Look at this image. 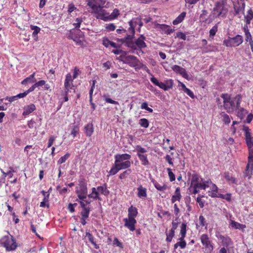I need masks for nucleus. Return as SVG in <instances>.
<instances>
[{
    "instance_id": "f257e3e1",
    "label": "nucleus",
    "mask_w": 253,
    "mask_h": 253,
    "mask_svg": "<svg viewBox=\"0 0 253 253\" xmlns=\"http://www.w3.org/2000/svg\"><path fill=\"white\" fill-rule=\"evenodd\" d=\"M211 180L209 179L204 181L203 179L198 174L194 173L192 175L190 185L189 188V192L193 194L199 192L200 190H205L209 187V183Z\"/></svg>"
},
{
    "instance_id": "f03ea898",
    "label": "nucleus",
    "mask_w": 253,
    "mask_h": 253,
    "mask_svg": "<svg viewBox=\"0 0 253 253\" xmlns=\"http://www.w3.org/2000/svg\"><path fill=\"white\" fill-rule=\"evenodd\" d=\"M223 107L227 113H232L237 110L240 104L241 97L238 95L235 97H231L228 94H222Z\"/></svg>"
},
{
    "instance_id": "7ed1b4c3",
    "label": "nucleus",
    "mask_w": 253,
    "mask_h": 253,
    "mask_svg": "<svg viewBox=\"0 0 253 253\" xmlns=\"http://www.w3.org/2000/svg\"><path fill=\"white\" fill-rule=\"evenodd\" d=\"M142 68L143 70H145L147 73L151 76L150 81L155 85L158 86L160 88L164 90H168L172 88L173 85V81L172 79H167L164 82H160L156 78L154 77L149 69L145 65H144L141 63L140 66L138 67V68Z\"/></svg>"
},
{
    "instance_id": "20e7f679",
    "label": "nucleus",
    "mask_w": 253,
    "mask_h": 253,
    "mask_svg": "<svg viewBox=\"0 0 253 253\" xmlns=\"http://www.w3.org/2000/svg\"><path fill=\"white\" fill-rule=\"evenodd\" d=\"M106 0H86L87 5L91 8V12L97 14V16H106L107 14L103 9V5Z\"/></svg>"
},
{
    "instance_id": "39448f33",
    "label": "nucleus",
    "mask_w": 253,
    "mask_h": 253,
    "mask_svg": "<svg viewBox=\"0 0 253 253\" xmlns=\"http://www.w3.org/2000/svg\"><path fill=\"white\" fill-rule=\"evenodd\" d=\"M114 158L115 163L122 169H128L131 166V162L129 161L131 156L129 154H117Z\"/></svg>"
},
{
    "instance_id": "423d86ee",
    "label": "nucleus",
    "mask_w": 253,
    "mask_h": 253,
    "mask_svg": "<svg viewBox=\"0 0 253 253\" xmlns=\"http://www.w3.org/2000/svg\"><path fill=\"white\" fill-rule=\"evenodd\" d=\"M110 194V191L108 189L107 185L106 183L101 186H97L96 188L93 187L91 189V193L88 195L89 198L93 200H100L99 194L108 196Z\"/></svg>"
},
{
    "instance_id": "0eeeda50",
    "label": "nucleus",
    "mask_w": 253,
    "mask_h": 253,
    "mask_svg": "<svg viewBox=\"0 0 253 253\" xmlns=\"http://www.w3.org/2000/svg\"><path fill=\"white\" fill-rule=\"evenodd\" d=\"M0 244L8 251H14L17 247L15 239L9 234L1 238Z\"/></svg>"
},
{
    "instance_id": "6e6552de",
    "label": "nucleus",
    "mask_w": 253,
    "mask_h": 253,
    "mask_svg": "<svg viewBox=\"0 0 253 253\" xmlns=\"http://www.w3.org/2000/svg\"><path fill=\"white\" fill-rule=\"evenodd\" d=\"M135 151L141 164L144 166L149 165L150 163L148 159V155L146 154V149L141 146L137 145L135 146Z\"/></svg>"
},
{
    "instance_id": "1a4fd4ad",
    "label": "nucleus",
    "mask_w": 253,
    "mask_h": 253,
    "mask_svg": "<svg viewBox=\"0 0 253 253\" xmlns=\"http://www.w3.org/2000/svg\"><path fill=\"white\" fill-rule=\"evenodd\" d=\"M120 58L124 63L127 64L132 67L138 68L141 65V63L139 60L133 55L125 56V55H121Z\"/></svg>"
},
{
    "instance_id": "9d476101",
    "label": "nucleus",
    "mask_w": 253,
    "mask_h": 253,
    "mask_svg": "<svg viewBox=\"0 0 253 253\" xmlns=\"http://www.w3.org/2000/svg\"><path fill=\"white\" fill-rule=\"evenodd\" d=\"M200 240L205 251L208 253H211L213 250L214 245L208 235L207 234H202L200 236Z\"/></svg>"
},
{
    "instance_id": "9b49d317",
    "label": "nucleus",
    "mask_w": 253,
    "mask_h": 253,
    "mask_svg": "<svg viewBox=\"0 0 253 253\" xmlns=\"http://www.w3.org/2000/svg\"><path fill=\"white\" fill-rule=\"evenodd\" d=\"M243 42L242 36L237 35L235 37H228L223 41V44L227 47H235L240 45Z\"/></svg>"
},
{
    "instance_id": "f8f14e48",
    "label": "nucleus",
    "mask_w": 253,
    "mask_h": 253,
    "mask_svg": "<svg viewBox=\"0 0 253 253\" xmlns=\"http://www.w3.org/2000/svg\"><path fill=\"white\" fill-rule=\"evenodd\" d=\"M87 192V189L86 182L83 180H80L79 184L76 187V193L79 198L81 200L85 199Z\"/></svg>"
},
{
    "instance_id": "ddd939ff",
    "label": "nucleus",
    "mask_w": 253,
    "mask_h": 253,
    "mask_svg": "<svg viewBox=\"0 0 253 253\" xmlns=\"http://www.w3.org/2000/svg\"><path fill=\"white\" fill-rule=\"evenodd\" d=\"M242 129L245 132L246 143L250 153L253 152V137L251 135V129L248 126L244 125Z\"/></svg>"
},
{
    "instance_id": "4468645a",
    "label": "nucleus",
    "mask_w": 253,
    "mask_h": 253,
    "mask_svg": "<svg viewBox=\"0 0 253 253\" xmlns=\"http://www.w3.org/2000/svg\"><path fill=\"white\" fill-rule=\"evenodd\" d=\"M228 6L221 2H217L213 8V14L217 16H225L228 11Z\"/></svg>"
},
{
    "instance_id": "2eb2a0df",
    "label": "nucleus",
    "mask_w": 253,
    "mask_h": 253,
    "mask_svg": "<svg viewBox=\"0 0 253 253\" xmlns=\"http://www.w3.org/2000/svg\"><path fill=\"white\" fill-rule=\"evenodd\" d=\"M215 237L221 241L223 247H228L233 245V242L231 239L227 235H222L219 232H216Z\"/></svg>"
},
{
    "instance_id": "dca6fc26",
    "label": "nucleus",
    "mask_w": 253,
    "mask_h": 253,
    "mask_svg": "<svg viewBox=\"0 0 253 253\" xmlns=\"http://www.w3.org/2000/svg\"><path fill=\"white\" fill-rule=\"evenodd\" d=\"M73 80L71 74L68 73L67 74L64 82V90L66 93L71 92V90L74 89L73 85Z\"/></svg>"
},
{
    "instance_id": "f3484780",
    "label": "nucleus",
    "mask_w": 253,
    "mask_h": 253,
    "mask_svg": "<svg viewBox=\"0 0 253 253\" xmlns=\"http://www.w3.org/2000/svg\"><path fill=\"white\" fill-rule=\"evenodd\" d=\"M123 221L125 222L124 226L130 231H134L135 230V224L137 223L135 218L126 217L124 218Z\"/></svg>"
},
{
    "instance_id": "a211bd4d",
    "label": "nucleus",
    "mask_w": 253,
    "mask_h": 253,
    "mask_svg": "<svg viewBox=\"0 0 253 253\" xmlns=\"http://www.w3.org/2000/svg\"><path fill=\"white\" fill-rule=\"evenodd\" d=\"M75 32V31L74 30H71L68 38L73 40L77 45L81 46H84V38L81 37H78L76 36L74 33Z\"/></svg>"
},
{
    "instance_id": "6ab92c4d",
    "label": "nucleus",
    "mask_w": 253,
    "mask_h": 253,
    "mask_svg": "<svg viewBox=\"0 0 253 253\" xmlns=\"http://www.w3.org/2000/svg\"><path fill=\"white\" fill-rule=\"evenodd\" d=\"M171 69L174 72L179 74L184 78L187 80L189 79V76L184 68H183L179 66L175 65L171 67Z\"/></svg>"
},
{
    "instance_id": "aec40b11",
    "label": "nucleus",
    "mask_w": 253,
    "mask_h": 253,
    "mask_svg": "<svg viewBox=\"0 0 253 253\" xmlns=\"http://www.w3.org/2000/svg\"><path fill=\"white\" fill-rule=\"evenodd\" d=\"M36 110V107L33 103H30L23 107L22 115L27 116L31 114Z\"/></svg>"
},
{
    "instance_id": "412c9836",
    "label": "nucleus",
    "mask_w": 253,
    "mask_h": 253,
    "mask_svg": "<svg viewBox=\"0 0 253 253\" xmlns=\"http://www.w3.org/2000/svg\"><path fill=\"white\" fill-rule=\"evenodd\" d=\"M158 28L161 31L162 34L170 35L174 31V29H171L169 26L165 24H158Z\"/></svg>"
},
{
    "instance_id": "4be33fe9",
    "label": "nucleus",
    "mask_w": 253,
    "mask_h": 253,
    "mask_svg": "<svg viewBox=\"0 0 253 253\" xmlns=\"http://www.w3.org/2000/svg\"><path fill=\"white\" fill-rule=\"evenodd\" d=\"M246 170L248 173H252L253 171V152L249 153L248 157V162L246 167Z\"/></svg>"
},
{
    "instance_id": "5701e85b",
    "label": "nucleus",
    "mask_w": 253,
    "mask_h": 253,
    "mask_svg": "<svg viewBox=\"0 0 253 253\" xmlns=\"http://www.w3.org/2000/svg\"><path fill=\"white\" fill-rule=\"evenodd\" d=\"M229 225L232 228L235 229H244L246 228V225L241 224L232 219L229 220Z\"/></svg>"
},
{
    "instance_id": "b1692460",
    "label": "nucleus",
    "mask_w": 253,
    "mask_h": 253,
    "mask_svg": "<svg viewBox=\"0 0 253 253\" xmlns=\"http://www.w3.org/2000/svg\"><path fill=\"white\" fill-rule=\"evenodd\" d=\"M137 214H138L137 209L135 207H134L132 206H131L128 209L127 217L131 218H135V217L137 215Z\"/></svg>"
},
{
    "instance_id": "393cba45",
    "label": "nucleus",
    "mask_w": 253,
    "mask_h": 253,
    "mask_svg": "<svg viewBox=\"0 0 253 253\" xmlns=\"http://www.w3.org/2000/svg\"><path fill=\"white\" fill-rule=\"evenodd\" d=\"M245 3H242L241 4L238 2L236 4H234V11L235 14H244Z\"/></svg>"
},
{
    "instance_id": "a878e982",
    "label": "nucleus",
    "mask_w": 253,
    "mask_h": 253,
    "mask_svg": "<svg viewBox=\"0 0 253 253\" xmlns=\"http://www.w3.org/2000/svg\"><path fill=\"white\" fill-rule=\"evenodd\" d=\"M84 132L87 136L90 137L94 131L93 125L91 123L87 124L84 127Z\"/></svg>"
},
{
    "instance_id": "bb28decb",
    "label": "nucleus",
    "mask_w": 253,
    "mask_h": 253,
    "mask_svg": "<svg viewBox=\"0 0 253 253\" xmlns=\"http://www.w3.org/2000/svg\"><path fill=\"white\" fill-rule=\"evenodd\" d=\"M137 196L141 199L145 198L147 197V190L145 188L140 185L137 188Z\"/></svg>"
},
{
    "instance_id": "cd10ccee",
    "label": "nucleus",
    "mask_w": 253,
    "mask_h": 253,
    "mask_svg": "<svg viewBox=\"0 0 253 253\" xmlns=\"http://www.w3.org/2000/svg\"><path fill=\"white\" fill-rule=\"evenodd\" d=\"M181 198L180 194V189L179 187H177L175 189L174 194L171 197V202L174 203L176 201H179Z\"/></svg>"
},
{
    "instance_id": "c85d7f7f",
    "label": "nucleus",
    "mask_w": 253,
    "mask_h": 253,
    "mask_svg": "<svg viewBox=\"0 0 253 253\" xmlns=\"http://www.w3.org/2000/svg\"><path fill=\"white\" fill-rule=\"evenodd\" d=\"M30 28L33 31L32 33V37L35 41H37L38 40V34L41 31V28L37 26L31 25Z\"/></svg>"
},
{
    "instance_id": "c756f323",
    "label": "nucleus",
    "mask_w": 253,
    "mask_h": 253,
    "mask_svg": "<svg viewBox=\"0 0 253 253\" xmlns=\"http://www.w3.org/2000/svg\"><path fill=\"white\" fill-rule=\"evenodd\" d=\"M186 223L185 222L182 223L180 226V237L179 239V240H182L184 239L186 234Z\"/></svg>"
},
{
    "instance_id": "7c9ffc66",
    "label": "nucleus",
    "mask_w": 253,
    "mask_h": 253,
    "mask_svg": "<svg viewBox=\"0 0 253 253\" xmlns=\"http://www.w3.org/2000/svg\"><path fill=\"white\" fill-rule=\"evenodd\" d=\"M145 37L141 35L136 41H135V44L138 48H143L145 47L146 45L145 42H144Z\"/></svg>"
},
{
    "instance_id": "2f4dec72",
    "label": "nucleus",
    "mask_w": 253,
    "mask_h": 253,
    "mask_svg": "<svg viewBox=\"0 0 253 253\" xmlns=\"http://www.w3.org/2000/svg\"><path fill=\"white\" fill-rule=\"evenodd\" d=\"M219 118L221 119L225 125H228L231 122L229 116L224 112H222L219 114Z\"/></svg>"
},
{
    "instance_id": "473e14b6",
    "label": "nucleus",
    "mask_w": 253,
    "mask_h": 253,
    "mask_svg": "<svg viewBox=\"0 0 253 253\" xmlns=\"http://www.w3.org/2000/svg\"><path fill=\"white\" fill-rule=\"evenodd\" d=\"M224 177L229 184H236L237 180L236 178L230 174L228 172H225L223 175Z\"/></svg>"
},
{
    "instance_id": "72a5a7b5",
    "label": "nucleus",
    "mask_w": 253,
    "mask_h": 253,
    "mask_svg": "<svg viewBox=\"0 0 253 253\" xmlns=\"http://www.w3.org/2000/svg\"><path fill=\"white\" fill-rule=\"evenodd\" d=\"M137 22H140V19L136 18L135 19H133L129 22L130 27L128 29L130 31V32L132 34L134 33V28L136 26V24Z\"/></svg>"
},
{
    "instance_id": "f704fd0d",
    "label": "nucleus",
    "mask_w": 253,
    "mask_h": 253,
    "mask_svg": "<svg viewBox=\"0 0 253 253\" xmlns=\"http://www.w3.org/2000/svg\"><path fill=\"white\" fill-rule=\"evenodd\" d=\"M85 237L87 238L89 241L94 246V248L96 249H99V246L96 244L94 241V238L92 235L88 232L85 233Z\"/></svg>"
},
{
    "instance_id": "c9c22d12",
    "label": "nucleus",
    "mask_w": 253,
    "mask_h": 253,
    "mask_svg": "<svg viewBox=\"0 0 253 253\" xmlns=\"http://www.w3.org/2000/svg\"><path fill=\"white\" fill-rule=\"evenodd\" d=\"M152 182L155 186V187L159 191H164L167 188V186L166 185H165V184H164L163 185H161L159 183H158L155 180H153L152 181Z\"/></svg>"
},
{
    "instance_id": "e433bc0d",
    "label": "nucleus",
    "mask_w": 253,
    "mask_h": 253,
    "mask_svg": "<svg viewBox=\"0 0 253 253\" xmlns=\"http://www.w3.org/2000/svg\"><path fill=\"white\" fill-rule=\"evenodd\" d=\"M237 110H238L237 116L241 119L244 117L245 114L247 113L246 110L243 108L240 107V106L237 108Z\"/></svg>"
},
{
    "instance_id": "4c0bfd02",
    "label": "nucleus",
    "mask_w": 253,
    "mask_h": 253,
    "mask_svg": "<svg viewBox=\"0 0 253 253\" xmlns=\"http://www.w3.org/2000/svg\"><path fill=\"white\" fill-rule=\"evenodd\" d=\"M122 169L120 168L115 163L114 166L112 167V168L111 169L110 171H109V175H115L118 172L121 170Z\"/></svg>"
},
{
    "instance_id": "58836bf2",
    "label": "nucleus",
    "mask_w": 253,
    "mask_h": 253,
    "mask_svg": "<svg viewBox=\"0 0 253 253\" xmlns=\"http://www.w3.org/2000/svg\"><path fill=\"white\" fill-rule=\"evenodd\" d=\"M139 124L141 127L147 128L149 126V123L147 119L143 118L139 120Z\"/></svg>"
},
{
    "instance_id": "ea45409f",
    "label": "nucleus",
    "mask_w": 253,
    "mask_h": 253,
    "mask_svg": "<svg viewBox=\"0 0 253 253\" xmlns=\"http://www.w3.org/2000/svg\"><path fill=\"white\" fill-rule=\"evenodd\" d=\"M167 170L168 173V175L169 178V180L172 182L175 180V176L174 174L172 172L171 169L170 168H167Z\"/></svg>"
},
{
    "instance_id": "a19ab883",
    "label": "nucleus",
    "mask_w": 253,
    "mask_h": 253,
    "mask_svg": "<svg viewBox=\"0 0 253 253\" xmlns=\"http://www.w3.org/2000/svg\"><path fill=\"white\" fill-rule=\"evenodd\" d=\"M70 154L69 153H66L63 156H62L57 161L58 164H61L64 163L70 157Z\"/></svg>"
},
{
    "instance_id": "79ce46f5",
    "label": "nucleus",
    "mask_w": 253,
    "mask_h": 253,
    "mask_svg": "<svg viewBox=\"0 0 253 253\" xmlns=\"http://www.w3.org/2000/svg\"><path fill=\"white\" fill-rule=\"evenodd\" d=\"M174 231L172 230L169 231V233H167L166 241L168 242H170L172 241L173 237L174 236Z\"/></svg>"
},
{
    "instance_id": "37998d69",
    "label": "nucleus",
    "mask_w": 253,
    "mask_h": 253,
    "mask_svg": "<svg viewBox=\"0 0 253 253\" xmlns=\"http://www.w3.org/2000/svg\"><path fill=\"white\" fill-rule=\"evenodd\" d=\"M218 26L216 24L210 31V36L213 38L216 34L217 31Z\"/></svg>"
},
{
    "instance_id": "c03bdc74",
    "label": "nucleus",
    "mask_w": 253,
    "mask_h": 253,
    "mask_svg": "<svg viewBox=\"0 0 253 253\" xmlns=\"http://www.w3.org/2000/svg\"><path fill=\"white\" fill-rule=\"evenodd\" d=\"M79 127L77 126H74L71 132V134L73 136L74 138H75L77 134L79 133Z\"/></svg>"
},
{
    "instance_id": "a18cd8bd",
    "label": "nucleus",
    "mask_w": 253,
    "mask_h": 253,
    "mask_svg": "<svg viewBox=\"0 0 253 253\" xmlns=\"http://www.w3.org/2000/svg\"><path fill=\"white\" fill-rule=\"evenodd\" d=\"M90 212V209H85L82 210L81 214L82 217L84 218H88Z\"/></svg>"
},
{
    "instance_id": "49530a36",
    "label": "nucleus",
    "mask_w": 253,
    "mask_h": 253,
    "mask_svg": "<svg viewBox=\"0 0 253 253\" xmlns=\"http://www.w3.org/2000/svg\"><path fill=\"white\" fill-rule=\"evenodd\" d=\"M245 35V40L246 42H249V44L251 43V42H253V40L252 39V35L249 31H247L246 32Z\"/></svg>"
},
{
    "instance_id": "de8ad7c7",
    "label": "nucleus",
    "mask_w": 253,
    "mask_h": 253,
    "mask_svg": "<svg viewBox=\"0 0 253 253\" xmlns=\"http://www.w3.org/2000/svg\"><path fill=\"white\" fill-rule=\"evenodd\" d=\"M131 172V170L130 169H128L126 171H124L122 173H121L119 175V177L120 179H125L126 175H129Z\"/></svg>"
},
{
    "instance_id": "09e8293b",
    "label": "nucleus",
    "mask_w": 253,
    "mask_h": 253,
    "mask_svg": "<svg viewBox=\"0 0 253 253\" xmlns=\"http://www.w3.org/2000/svg\"><path fill=\"white\" fill-rule=\"evenodd\" d=\"M95 81H93L92 84L91 88L89 90V101L90 102H91L92 101V94H93V89L95 87Z\"/></svg>"
},
{
    "instance_id": "8fccbe9b",
    "label": "nucleus",
    "mask_w": 253,
    "mask_h": 253,
    "mask_svg": "<svg viewBox=\"0 0 253 253\" xmlns=\"http://www.w3.org/2000/svg\"><path fill=\"white\" fill-rule=\"evenodd\" d=\"M104 98L106 102L113 104H119L118 102L113 100L112 99L108 98L107 96H104Z\"/></svg>"
},
{
    "instance_id": "3c124183",
    "label": "nucleus",
    "mask_w": 253,
    "mask_h": 253,
    "mask_svg": "<svg viewBox=\"0 0 253 253\" xmlns=\"http://www.w3.org/2000/svg\"><path fill=\"white\" fill-rule=\"evenodd\" d=\"M210 194L209 195L211 197L213 198H219V197H222L221 194H219L218 193V191L213 192V191H209Z\"/></svg>"
},
{
    "instance_id": "603ef678",
    "label": "nucleus",
    "mask_w": 253,
    "mask_h": 253,
    "mask_svg": "<svg viewBox=\"0 0 253 253\" xmlns=\"http://www.w3.org/2000/svg\"><path fill=\"white\" fill-rule=\"evenodd\" d=\"M56 137L54 136L51 135L49 137L47 144V147H50L52 145L54 141L55 140Z\"/></svg>"
},
{
    "instance_id": "864d4df0",
    "label": "nucleus",
    "mask_w": 253,
    "mask_h": 253,
    "mask_svg": "<svg viewBox=\"0 0 253 253\" xmlns=\"http://www.w3.org/2000/svg\"><path fill=\"white\" fill-rule=\"evenodd\" d=\"M199 223L202 226H205L207 225L206 219L205 217L203 215H200L199 216Z\"/></svg>"
},
{
    "instance_id": "5fc2aeb1",
    "label": "nucleus",
    "mask_w": 253,
    "mask_h": 253,
    "mask_svg": "<svg viewBox=\"0 0 253 253\" xmlns=\"http://www.w3.org/2000/svg\"><path fill=\"white\" fill-rule=\"evenodd\" d=\"M239 124V122H237V121H233V123H232V125L231 126V128H230V130H231V131L232 132V134H235L236 131V130H237V128L236 127H235V125H237Z\"/></svg>"
},
{
    "instance_id": "6e6d98bb",
    "label": "nucleus",
    "mask_w": 253,
    "mask_h": 253,
    "mask_svg": "<svg viewBox=\"0 0 253 253\" xmlns=\"http://www.w3.org/2000/svg\"><path fill=\"white\" fill-rule=\"evenodd\" d=\"M211 188V191L216 192L218 191V188L217 186L211 181V183H209V187Z\"/></svg>"
},
{
    "instance_id": "4d7b16f0",
    "label": "nucleus",
    "mask_w": 253,
    "mask_h": 253,
    "mask_svg": "<svg viewBox=\"0 0 253 253\" xmlns=\"http://www.w3.org/2000/svg\"><path fill=\"white\" fill-rule=\"evenodd\" d=\"M34 81L32 80L29 77L25 79L23 81H22L21 84L23 85H26L28 83H34Z\"/></svg>"
},
{
    "instance_id": "13d9d810",
    "label": "nucleus",
    "mask_w": 253,
    "mask_h": 253,
    "mask_svg": "<svg viewBox=\"0 0 253 253\" xmlns=\"http://www.w3.org/2000/svg\"><path fill=\"white\" fill-rule=\"evenodd\" d=\"M184 92L186 93L189 96H190L192 99L195 97L194 93L188 88L184 91Z\"/></svg>"
},
{
    "instance_id": "bf43d9fd",
    "label": "nucleus",
    "mask_w": 253,
    "mask_h": 253,
    "mask_svg": "<svg viewBox=\"0 0 253 253\" xmlns=\"http://www.w3.org/2000/svg\"><path fill=\"white\" fill-rule=\"evenodd\" d=\"M166 161L171 166H173V163L172 162V158L169 155H166L165 157Z\"/></svg>"
},
{
    "instance_id": "052dcab7",
    "label": "nucleus",
    "mask_w": 253,
    "mask_h": 253,
    "mask_svg": "<svg viewBox=\"0 0 253 253\" xmlns=\"http://www.w3.org/2000/svg\"><path fill=\"white\" fill-rule=\"evenodd\" d=\"M184 19V17H177V18L173 21V25H177L181 23Z\"/></svg>"
},
{
    "instance_id": "680f3d73",
    "label": "nucleus",
    "mask_w": 253,
    "mask_h": 253,
    "mask_svg": "<svg viewBox=\"0 0 253 253\" xmlns=\"http://www.w3.org/2000/svg\"><path fill=\"white\" fill-rule=\"evenodd\" d=\"M203 196H201L200 195H199L197 198V199H196V201L197 203H199V205L200 206V207L202 208L204 207V203L203 201H202L201 200V198L203 197Z\"/></svg>"
},
{
    "instance_id": "e2e57ef3",
    "label": "nucleus",
    "mask_w": 253,
    "mask_h": 253,
    "mask_svg": "<svg viewBox=\"0 0 253 253\" xmlns=\"http://www.w3.org/2000/svg\"><path fill=\"white\" fill-rule=\"evenodd\" d=\"M76 21V22L74 23L73 24V25L74 26L75 28H79L80 27V24H81V22H82L81 18H80L79 17L77 18Z\"/></svg>"
},
{
    "instance_id": "0e129e2a",
    "label": "nucleus",
    "mask_w": 253,
    "mask_h": 253,
    "mask_svg": "<svg viewBox=\"0 0 253 253\" xmlns=\"http://www.w3.org/2000/svg\"><path fill=\"white\" fill-rule=\"evenodd\" d=\"M176 37L180 39L185 40L186 37L185 34L182 32H179L176 33Z\"/></svg>"
},
{
    "instance_id": "69168bd1",
    "label": "nucleus",
    "mask_w": 253,
    "mask_h": 253,
    "mask_svg": "<svg viewBox=\"0 0 253 253\" xmlns=\"http://www.w3.org/2000/svg\"><path fill=\"white\" fill-rule=\"evenodd\" d=\"M34 84L36 87H39L44 85L45 84V82L44 80H41L36 83Z\"/></svg>"
},
{
    "instance_id": "338daca9",
    "label": "nucleus",
    "mask_w": 253,
    "mask_h": 253,
    "mask_svg": "<svg viewBox=\"0 0 253 253\" xmlns=\"http://www.w3.org/2000/svg\"><path fill=\"white\" fill-rule=\"evenodd\" d=\"M113 244L115 245L116 246L123 248V245L122 243H121L118 238H115L113 241Z\"/></svg>"
},
{
    "instance_id": "774afa93",
    "label": "nucleus",
    "mask_w": 253,
    "mask_h": 253,
    "mask_svg": "<svg viewBox=\"0 0 253 253\" xmlns=\"http://www.w3.org/2000/svg\"><path fill=\"white\" fill-rule=\"evenodd\" d=\"M105 28L109 31H114L115 29V26L113 24H106Z\"/></svg>"
}]
</instances>
